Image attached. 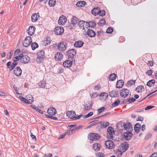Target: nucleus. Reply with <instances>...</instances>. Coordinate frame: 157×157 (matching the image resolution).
Here are the masks:
<instances>
[{
	"mask_svg": "<svg viewBox=\"0 0 157 157\" xmlns=\"http://www.w3.org/2000/svg\"><path fill=\"white\" fill-rule=\"evenodd\" d=\"M54 31L55 34L57 35H61L64 32L63 28L61 26L56 27Z\"/></svg>",
	"mask_w": 157,
	"mask_h": 157,
	"instance_id": "11",
	"label": "nucleus"
},
{
	"mask_svg": "<svg viewBox=\"0 0 157 157\" xmlns=\"http://www.w3.org/2000/svg\"><path fill=\"white\" fill-rule=\"evenodd\" d=\"M85 21H79L78 25L80 29H81L83 30L85 29Z\"/></svg>",
	"mask_w": 157,
	"mask_h": 157,
	"instance_id": "30",
	"label": "nucleus"
},
{
	"mask_svg": "<svg viewBox=\"0 0 157 157\" xmlns=\"http://www.w3.org/2000/svg\"><path fill=\"white\" fill-rule=\"evenodd\" d=\"M114 132V130L112 127H108L107 130V137L110 139H113L115 134Z\"/></svg>",
	"mask_w": 157,
	"mask_h": 157,
	"instance_id": "4",
	"label": "nucleus"
},
{
	"mask_svg": "<svg viewBox=\"0 0 157 157\" xmlns=\"http://www.w3.org/2000/svg\"><path fill=\"white\" fill-rule=\"evenodd\" d=\"M144 89V88L143 86H138L136 89V90L137 92H141Z\"/></svg>",
	"mask_w": 157,
	"mask_h": 157,
	"instance_id": "39",
	"label": "nucleus"
},
{
	"mask_svg": "<svg viewBox=\"0 0 157 157\" xmlns=\"http://www.w3.org/2000/svg\"><path fill=\"white\" fill-rule=\"evenodd\" d=\"M51 43V42L50 40H49L48 38L44 40V43L45 46H46L50 44Z\"/></svg>",
	"mask_w": 157,
	"mask_h": 157,
	"instance_id": "48",
	"label": "nucleus"
},
{
	"mask_svg": "<svg viewBox=\"0 0 157 157\" xmlns=\"http://www.w3.org/2000/svg\"><path fill=\"white\" fill-rule=\"evenodd\" d=\"M27 99V103L31 104L33 101V98L31 95L29 94L27 95L26 97Z\"/></svg>",
	"mask_w": 157,
	"mask_h": 157,
	"instance_id": "21",
	"label": "nucleus"
},
{
	"mask_svg": "<svg viewBox=\"0 0 157 157\" xmlns=\"http://www.w3.org/2000/svg\"><path fill=\"white\" fill-rule=\"evenodd\" d=\"M36 28L34 26H30L29 27L27 31L29 35L32 36L34 33Z\"/></svg>",
	"mask_w": 157,
	"mask_h": 157,
	"instance_id": "17",
	"label": "nucleus"
},
{
	"mask_svg": "<svg viewBox=\"0 0 157 157\" xmlns=\"http://www.w3.org/2000/svg\"><path fill=\"white\" fill-rule=\"evenodd\" d=\"M124 84V81L122 80L118 81L116 84V87L117 88H122Z\"/></svg>",
	"mask_w": 157,
	"mask_h": 157,
	"instance_id": "24",
	"label": "nucleus"
},
{
	"mask_svg": "<svg viewBox=\"0 0 157 157\" xmlns=\"http://www.w3.org/2000/svg\"><path fill=\"white\" fill-rule=\"evenodd\" d=\"M91 98H94L97 97L98 95V94L97 93H94L92 94H90Z\"/></svg>",
	"mask_w": 157,
	"mask_h": 157,
	"instance_id": "51",
	"label": "nucleus"
},
{
	"mask_svg": "<svg viewBox=\"0 0 157 157\" xmlns=\"http://www.w3.org/2000/svg\"><path fill=\"white\" fill-rule=\"evenodd\" d=\"M157 91V90L156 91H154V92H152V93H150L148 95H147L146 97H145L142 100L140 101H142L143 100H144L146 98H147V97H148V98H150L152 96V95H151L153 93H155V92H156Z\"/></svg>",
	"mask_w": 157,
	"mask_h": 157,
	"instance_id": "52",
	"label": "nucleus"
},
{
	"mask_svg": "<svg viewBox=\"0 0 157 157\" xmlns=\"http://www.w3.org/2000/svg\"><path fill=\"white\" fill-rule=\"evenodd\" d=\"M151 135L152 134L151 133H147L145 137V139L147 140L149 139L151 137Z\"/></svg>",
	"mask_w": 157,
	"mask_h": 157,
	"instance_id": "63",
	"label": "nucleus"
},
{
	"mask_svg": "<svg viewBox=\"0 0 157 157\" xmlns=\"http://www.w3.org/2000/svg\"><path fill=\"white\" fill-rule=\"evenodd\" d=\"M100 11V9L98 8H95L93 9L92 11V13L95 15H98Z\"/></svg>",
	"mask_w": 157,
	"mask_h": 157,
	"instance_id": "37",
	"label": "nucleus"
},
{
	"mask_svg": "<svg viewBox=\"0 0 157 157\" xmlns=\"http://www.w3.org/2000/svg\"><path fill=\"white\" fill-rule=\"evenodd\" d=\"M132 131H127L123 134V138L126 140H129L132 136L133 134L132 133Z\"/></svg>",
	"mask_w": 157,
	"mask_h": 157,
	"instance_id": "9",
	"label": "nucleus"
},
{
	"mask_svg": "<svg viewBox=\"0 0 157 157\" xmlns=\"http://www.w3.org/2000/svg\"><path fill=\"white\" fill-rule=\"evenodd\" d=\"M102 34V31H98L96 32V35H97V36L98 37H100L101 36V35Z\"/></svg>",
	"mask_w": 157,
	"mask_h": 157,
	"instance_id": "58",
	"label": "nucleus"
},
{
	"mask_svg": "<svg viewBox=\"0 0 157 157\" xmlns=\"http://www.w3.org/2000/svg\"><path fill=\"white\" fill-rule=\"evenodd\" d=\"M63 56L61 53L58 52L55 55V60L58 61H61L63 58Z\"/></svg>",
	"mask_w": 157,
	"mask_h": 157,
	"instance_id": "15",
	"label": "nucleus"
},
{
	"mask_svg": "<svg viewBox=\"0 0 157 157\" xmlns=\"http://www.w3.org/2000/svg\"><path fill=\"white\" fill-rule=\"evenodd\" d=\"M47 112L50 116H54L56 114V111L55 108L51 107L48 109Z\"/></svg>",
	"mask_w": 157,
	"mask_h": 157,
	"instance_id": "13",
	"label": "nucleus"
},
{
	"mask_svg": "<svg viewBox=\"0 0 157 157\" xmlns=\"http://www.w3.org/2000/svg\"><path fill=\"white\" fill-rule=\"evenodd\" d=\"M56 47H57V48L60 51H64L67 49V44L65 42H61L56 46Z\"/></svg>",
	"mask_w": 157,
	"mask_h": 157,
	"instance_id": "3",
	"label": "nucleus"
},
{
	"mask_svg": "<svg viewBox=\"0 0 157 157\" xmlns=\"http://www.w3.org/2000/svg\"><path fill=\"white\" fill-rule=\"evenodd\" d=\"M99 121H94L91 122L90 123V124L87 126V128H90L91 127L97 125L99 124Z\"/></svg>",
	"mask_w": 157,
	"mask_h": 157,
	"instance_id": "32",
	"label": "nucleus"
},
{
	"mask_svg": "<svg viewBox=\"0 0 157 157\" xmlns=\"http://www.w3.org/2000/svg\"><path fill=\"white\" fill-rule=\"evenodd\" d=\"M129 144L128 143L124 144L120 146L117 150L120 152V155H121L122 154L125 152L128 148Z\"/></svg>",
	"mask_w": 157,
	"mask_h": 157,
	"instance_id": "1",
	"label": "nucleus"
},
{
	"mask_svg": "<svg viewBox=\"0 0 157 157\" xmlns=\"http://www.w3.org/2000/svg\"><path fill=\"white\" fill-rule=\"evenodd\" d=\"M136 80H130L127 82L126 84L127 86H131L132 85H133V84H134Z\"/></svg>",
	"mask_w": 157,
	"mask_h": 157,
	"instance_id": "41",
	"label": "nucleus"
},
{
	"mask_svg": "<svg viewBox=\"0 0 157 157\" xmlns=\"http://www.w3.org/2000/svg\"><path fill=\"white\" fill-rule=\"evenodd\" d=\"M67 19L64 16H62L59 17L58 20V23L59 25H63L66 23Z\"/></svg>",
	"mask_w": 157,
	"mask_h": 157,
	"instance_id": "20",
	"label": "nucleus"
},
{
	"mask_svg": "<svg viewBox=\"0 0 157 157\" xmlns=\"http://www.w3.org/2000/svg\"><path fill=\"white\" fill-rule=\"evenodd\" d=\"M84 42L81 40H78L75 42L74 45V46L77 48L81 47L83 45Z\"/></svg>",
	"mask_w": 157,
	"mask_h": 157,
	"instance_id": "22",
	"label": "nucleus"
},
{
	"mask_svg": "<svg viewBox=\"0 0 157 157\" xmlns=\"http://www.w3.org/2000/svg\"><path fill=\"white\" fill-rule=\"evenodd\" d=\"M152 73V71L151 70H150L147 71L146 72V74L150 76L151 75Z\"/></svg>",
	"mask_w": 157,
	"mask_h": 157,
	"instance_id": "64",
	"label": "nucleus"
},
{
	"mask_svg": "<svg viewBox=\"0 0 157 157\" xmlns=\"http://www.w3.org/2000/svg\"><path fill=\"white\" fill-rule=\"evenodd\" d=\"M118 93L116 90H113L109 92V95L112 98L116 97L117 96Z\"/></svg>",
	"mask_w": 157,
	"mask_h": 157,
	"instance_id": "26",
	"label": "nucleus"
},
{
	"mask_svg": "<svg viewBox=\"0 0 157 157\" xmlns=\"http://www.w3.org/2000/svg\"><path fill=\"white\" fill-rule=\"evenodd\" d=\"M71 20V24L73 25L78 24L79 21V19L75 16H73Z\"/></svg>",
	"mask_w": 157,
	"mask_h": 157,
	"instance_id": "27",
	"label": "nucleus"
},
{
	"mask_svg": "<svg viewBox=\"0 0 157 157\" xmlns=\"http://www.w3.org/2000/svg\"><path fill=\"white\" fill-rule=\"evenodd\" d=\"M129 92V90L125 88L122 89L120 91V95L123 98L126 97Z\"/></svg>",
	"mask_w": 157,
	"mask_h": 157,
	"instance_id": "10",
	"label": "nucleus"
},
{
	"mask_svg": "<svg viewBox=\"0 0 157 157\" xmlns=\"http://www.w3.org/2000/svg\"><path fill=\"white\" fill-rule=\"evenodd\" d=\"M73 131L75 132V130L74 129L70 130L66 132L65 134L69 135L71 133H72Z\"/></svg>",
	"mask_w": 157,
	"mask_h": 157,
	"instance_id": "61",
	"label": "nucleus"
},
{
	"mask_svg": "<svg viewBox=\"0 0 157 157\" xmlns=\"http://www.w3.org/2000/svg\"><path fill=\"white\" fill-rule=\"evenodd\" d=\"M37 14L35 13L33 14L31 17L32 21L33 22H35L37 20Z\"/></svg>",
	"mask_w": 157,
	"mask_h": 157,
	"instance_id": "40",
	"label": "nucleus"
},
{
	"mask_svg": "<svg viewBox=\"0 0 157 157\" xmlns=\"http://www.w3.org/2000/svg\"><path fill=\"white\" fill-rule=\"evenodd\" d=\"M32 42L31 38L30 36H27L23 42V45L25 47H28Z\"/></svg>",
	"mask_w": 157,
	"mask_h": 157,
	"instance_id": "7",
	"label": "nucleus"
},
{
	"mask_svg": "<svg viewBox=\"0 0 157 157\" xmlns=\"http://www.w3.org/2000/svg\"><path fill=\"white\" fill-rule=\"evenodd\" d=\"M13 60L14 62L12 63V65L10 66V68L9 69L10 71L13 70L17 64V60H15L14 59H13Z\"/></svg>",
	"mask_w": 157,
	"mask_h": 157,
	"instance_id": "31",
	"label": "nucleus"
},
{
	"mask_svg": "<svg viewBox=\"0 0 157 157\" xmlns=\"http://www.w3.org/2000/svg\"><path fill=\"white\" fill-rule=\"evenodd\" d=\"M116 77V75L115 74L113 73L110 75L109 76V78L110 80L113 81L115 79Z\"/></svg>",
	"mask_w": 157,
	"mask_h": 157,
	"instance_id": "38",
	"label": "nucleus"
},
{
	"mask_svg": "<svg viewBox=\"0 0 157 157\" xmlns=\"http://www.w3.org/2000/svg\"><path fill=\"white\" fill-rule=\"evenodd\" d=\"M67 115L72 120H74V117L76 116V114L74 111H68L67 112Z\"/></svg>",
	"mask_w": 157,
	"mask_h": 157,
	"instance_id": "16",
	"label": "nucleus"
},
{
	"mask_svg": "<svg viewBox=\"0 0 157 157\" xmlns=\"http://www.w3.org/2000/svg\"><path fill=\"white\" fill-rule=\"evenodd\" d=\"M135 101V99L133 98H130L128 100V101L130 103L134 102Z\"/></svg>",
	"mask_w": 157,
	"mask_h": 157,
	"instance_id": "55",
	"label": "nucleus"
},
{
	"mask_svg": "<svg viewBox=\"0 0 157 157\" xmlns=\"http://www.w3.org/2000/svg\"><path fill=\"white\" fill-rule=\"evenodd\" d=\"M104 154L101 152H98L96 154L97 157H104Z\"/></svg>",
	"mask_w": 157,
	"mask_h": 157,
	"instance_id": "54",
	"label": "nucleus"
},
{
	"mask_svg": "<svg viewBox=\"0 0 157 157\" xmlns=\"http://www.w3.org/2000/svg\"><path fill=\"white\" fill-rule=\"evenodd\" d=\"M100 127L101 128H104L108 127L109 124L108 121L101 122H100Z\"/></svg>",
	"mask_w": 157,
	"mask_h": 157,
	"instance_id": "25",
	"label": "nucleus"
},
{
	"mask_svg": "<svg viewBox=\"0 0 157 157\" xmlns=\"http://www.w3.org/2000/svg\"><path fill=\"white\" fill-rule=\"evenodd\" d=\"M87 34L90 37H93L96 35L95 32L93 30L90 29L88 30Z\"/></svg>",
	"mask_w": 157,
	"mask_h": 157,
	"instance_id": "23",
	"label": "nucleus"
},
{
	"mask_svg": "<svg viewBox=\"0 0 157 157\" xmlns=\"http://www.w3.org/2000/svg\"><path fill=\"white\" fill-rule=\"evenodd\" d=\"M113 31V29L111 27H108L106 30V33H111Z\"/></svg>",
	"mask_w": 157,
	"mask_h": 157,
	"instance_id": "46",
	"label": "nucleus"
},
{
	"mask_svg": "<svg viewBox=\"0 0 157 157\" xmlns=\"http://www.w3.org/2000/svg\"><path fill=\"white\" fill-rule=\"evenodd\" d=\"M105 144L106 148L109 149H112L114 146L113 142L110 140L106 141Z\"/></svg>",
	"mask_w": 157,
	"mask_h": 157,
	"instance_id": "12",
	"label": "nucleus"
},
{
	"mask_svg": "<svg viewBox=\"0 0 157 157\" xmlns=\"http://www.w3.org/2000/svg\"><path fill=\"white\" fill-rule=\"evenodd\" d=\"M105 108L104 107H102L98 109V114L101 113L105 109Z\"/></svg>",
	"mask_w": 157,
	"mask_h": 157,
	"instance_id": "56",
	"label": "nucleus"
},
{
	"mask_svg": "<svg viewBox=\"0 0 157 157\" xmlns=\"http://www.w3.org/2000/svg\"><path fill=\"white\" fill-rule=\"evenodd\" d=\"M101 144H99L95 143L93 144V149L96 151H99L100 149Z\"/></svg>",
	"mask_w": 157,
	"mask_h": 157,
	"instance_id": "29",
	"label": "nucleus"
},
{
	"mask_svg": "<svg viewBox=\"0 0 157 157\" xmlns=\"http://www.w3.org/2000/svg\"><path fill=\"white\" fill-rule=\"evenodd\" d=\"M56 3V0H49L48 4L50 6H53Z\"/></svg>",
	"mask_w": 157,
	"mask_h": 157,
	"instance_id": "43",
	"label": "nucleus"
},
{
	"mask_svg": "<svg viewBox=\"0 0 157 157\" xmlns=\"http://www.w3.org/2000/svg\"><path fill=\"white\" fill-rule=\"evenodd\" d=\"M21 63H27L30 60V57L27 55H24L23 54H21Z\"/></svg>",
	"mask_w": 157,
	"mask_h": 157,
	"instance_id": "8",
	"label": "nucleus"
},
{
	"mask_svg": "<svg viewBox=\"0 0 157 157\" xmlns=\"http://www.w3.org/2000/svg\"><path fill=\"white\" fill-rule=\"evenodd\" d=\"M122 130L124 129L126 131H133V127L131 124L129 122L124 123L123 125H121Z\"/></svg>",
	"mask_w": 157,
	"mask_h": 157,
	"instance_id": "2",
	"label": "nucleus"
},
{
	"mask_svg": "<svg viewBox=\"0 0 157 157\" xmlns=\"http://www.w3.org/2000/svg\"><path fill=\"white\" fill-rule=\"evenodd\" d=\"M31 106L32 108L35 109L37 111L40 113L42 114H43L44 113V112L43 111L39 109L38 108V107H36L35 105H31Z\"/></svg>",
	"mask_w": 157,
	"mask_h": 157,
	"instance_id": "36",
	"label": "nucleus"
},
{
	"mask_svg": "<svg viewBox=\"0 0 157 157\" xmlns=\"http://www.w3.org/2000/svg\"><path fill=\"white\" fill-rule=\"evenodd\" d=\"M155 81L153 79H151L148 81L147 84V85L149 87H151L153 86L155 83Z\"/></svg>",
	"mask_w": 157,
	"mask_h": 157,
	"instance_id": "34",
	"label": "nucleus"
},
{
	"mask_svg": "<svg viewBox=\"0 0 157 157\" xmlns=\"http://www.w3.org/2000/svg\"><path fill=\"white\" fill-rule=\"evenodd\" d=\"M46 83L44 81L42 80L40 82L38 83V86L40 88H45Z\"/></svg>",
	"mask_w": 157,
	"mask_h": 157,
	"instance_id": "35",
	"label": "nucleus"
},
{
	"mask_svg": "<svg viewBox=\"0 0 157 157\" xmlns=\"http://www.w3.org/2000/svg\"><path fill=\"white\" fill-rule=\"evenodd\" d=\"M89 23L90 24L89 26H90V27H94L96 25V24L95 22L93 21H89Z\"/></svg>",
	"mask_w": 157,
	"mask_h": 157,
	"instance_id": "50",
	"label": "nucleus"
},
{
	"mask_svg": "<svg viewBox=\"0 0 157 157\" xmlns=\"http://www.w3.org/2000/svg\"><path fill=\"white\" fill-rule=\"evenodd\" d=\"M89 140L92 141H95L99 140L100 136L98 134L92 133L90 134L88 136Z\"/></svg>",
	"mask_w": 157,
	"mask_h": 157,
	"instance_id": "6",
	"label": "nucleus"
},
{
	"mask_svg": "<svg viewBox=\"0 0 157 157\" xmlns=\"http://www.w3.org/2000/svg\"><path fill=\"white\" fill-rule=\"evenodd\" d=\"M155 106H152L151 105H148L145 108V110H148L150 109H151L154 107Z\"/></svg>",
	"mask_w": 157,
	"mask_h": 157,
	"instance_id": "62",
	"label": "nucleus"
},
{
	"mask_svg": "<svg viewBox=\"0 0 157 157\" xmlns=\"http://www.w3.org/2000/svg\"><path fill=\"white\" fill-rule=\"evenodd\" d=\"M31 47L33 50H34L38 47V44L36 42H33L31 44Z\"/></svg>",
	"mask_w": 157,
	"mask_h": 157,
	"instance_id": "42",
	"label": "nucleus"
},
{
	"mask_svg": "<svg viewBox=\"0 0 157 157\" xmlns=\"http://www.w3.org/2000/svg\"><path fill=\"white\" fill-rule=\"evenodd\" d=\"M86 4L85 1H81L77 2L76 4L78 7H82L84 6Z\"/></svg>",
	"mask_w": 157,
	"mask_h": 157,
	"instance_id": "33",
	"label": "nucleus"
},
{
	"mask_svg": "<svg viewBox=\"0 0 157 157\" xmlns=\"http://www.w3.org/2000/svg\"><path fill=\"white\" fill-rule=\"evenodd\" d=\"M72 61L70 59L65 61L63 63V66L67 68L71 67L72 65Z\"/></svg>",
	"mask_w": 157,
	"mask_h": 157,
	"instance_id": "19",
	"label": "nucleus"
},
{
	"mask_svg": "<svg viewBox=\"0 0 157 157\" xmlns=\"http://www.w3.org/2000/svg\"><path fill=\"white\" fill-rule=\"evenodd\" d=\"M14 74L17 76L19 77L21 76L22 71L19 67H16L13 71Z\"/></svg>",
	"mask_w": 157,
	"mask_h": 157,
	"instance_id": "14",
	"label": "nucleus"
},
{
	"mask_svg": "<svg viewBox=\"0 0 157 157\" xmlns=\"http://www.w3.org/2000/svg\"><path fill=\"white\" fill-rule=\"evenodd\" d=\"M46 116L48 118H50V119L55 120H57L58 119V118L56 117H54L53 116H52L48 115H46Z\"/></svg>",
	"mask_w": 157,
	"mask_h": 157,
	"instance_id": "53",
	"label": "nucleus"
},
{
	"mask_svg": "<svg viewBox=\"0 0 157 157\" xmlns=\"http://www.w3.org/2000/svg\"><path fill=\"white\" fill-rule=\"evenodd\" d=\"M100 97H104L105 99L107 98L108 96V93L106 92H101L99 95Z\"/></svg>",
	"mask_w": 157,
	"mask_h": 157,
	"instance_id": "44",
	"label": "nucleus"
},
{
	"mask_svg": "<svg viewBox=\"0 0 157 157\" xmlns=\"http://www.w3.org/2000/svg\"><path fill=\"white\" fill-rule=\"evenodd\" d=\"M20 99V100L24 102L25 103H27V99L25 98H24L22 97V96H20L19 97Z\"/></svg>",
	"mask_w": 157,
	"mask_h": 157,
	"instance_id": "60",
	"label": "nucleus"
},
{
	"mask_svg": "<svg viewBox=\"0 0 157 157\" xmlns=\"http://www.w3.org/2000/svg\"><path fill=\"white\" fill-rule=\"evenodd\" d=\"M93 105V103L91 101H90L87 103L84 104V108L85 110H89L92 107Z\"/></svg>",
	"mask_w": 157,
	"mask_h": 157,
	"instance_id": "18",
	"label": "nucleus"
},
{
	"mask_svg": "<svg viewBox=\"0 0 157 157\" xmlns=\"http://www.w3.org/2000/svg\"><path fill=\"white\" fill-rule=\"evenodd\" d=\"M93 112H91L87 114L84 115L83 116L84 118H86L89 117H90L91 116L93 115Z\"/></svg>",
	"mask_w": 157,
	"mask_h": 157,
	"instance_id": "49",
	"label": "nucleus"
},
{
	"mask_svg": "<svg viewBox=\"0 0 157 157\" xmlns=\"http://www.w3.org/2000/svg\"><path fill=\"white\" fill-rule=\"evenodd\" d=\"M43 56H40L39 55H38V56L37 58V60L38 62V60H39V62H41V61L43 59Z\"/></svg>",
	"mask_w": 157,
	"mask_h": 157,
	"instance_id": "57",
	"label": "nucleus"
},
{
	"mask_svg": "<svg viewBox=\"0 0 157 157\" xmlns=\"http://www.w3.org/2000/svg\"><path fill=\"white\" fill-rule=\"evenodd\" d=\"M134 130L137 133H138L141 129V125L140 123H137L134 126Z\"/></svg>",
	"mask_w": 157,
	"mask_h": 157,
	"instance_id": "28",
	"label": "nucleus"
},
{
	"mask_svg": "<svg viewBox=\"0 0 157 157\" xmlns=\"http://www.w3.org/2000/svg\"><path fill=\"white\" fill-rule=\"evenodd\" d=\"M98 14H99L100 16H103L105 14V11L103 10H100L99 11Z\"/></svg>",
	"mask_w": 157,
	"mask_h": 157,
	"instance_id": "59",
	"label": "nucleus"
},
{
	"mask_svg": "<svg viewBox=\"0 0 157 157\" xmlns=\"http://www.w3.org/2000/svg\"><path fill=\"white\" fill-rule=\"evenodd\" d=\"M76 50L74 49H71L68 51L67 54L68 59L73 60L74 56L76 55Z\"/></svg>",
	"mask_w": 157,
	"mask_h": 157,
	"instance_id": "5",
	"label": "nucleus"
},
{
	"mask_svg": "<svg viewBox=\"0 0 157 157\" xmlns=\"http://www.w3.org/2000/svg\"><path fill=\"white\" fill-rule=\"evenodd\" d=\"M120 103V100L117 99L112 104V105L113 107H116Z\"/></svg>",
	"mask_w": 157,
	"mask_h": 157,
	"instance_id": "45",
	"label": "nucleus"
},
{
	"mask_svg": "<svg viewBox=\"0 0 157 157\" xmlns=\"http://www.w3.org/2000/svg\"><path fill=\"white\" fill-rule=\"evenodd\" d=\"M105 19H102L98 23V25L100 26H101L102 25H104L105 24Z\"/></svg>",
	"mask_w": 157,
	"mask_h": 157,
	"instance_id": "47",
	"label": "nucleus"
}]
</instances>
